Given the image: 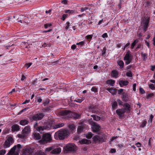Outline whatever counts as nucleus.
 I'll return each mask as SVG.
<instances>
[{
  "instance_id": "obj_11",
  "label": "nucleus",
  "mask_w": 155,
  "mask_h": 155,
  "mask_svg": "<svg viewBox=\"0 0 155 155\" xmlns=\"http://www.w3.org/2000/svg\"><path fill=\"white\" fill-rule=\"evenodd\" d=\"M22 155H34V153L31 148L27 147L23 150Z\"/></svg>"
},
{
  "instance_id": "obj_19",
  "label": "nucleus",
  "mask_w": 155,
  "mask_h": 155,
  "mask_svg": "<svg viewBox=\"0 0 155 155\" xmlns=\"http://www.w3.org/2000/svg\"><path fill=\"white\" fill-rule=\"evenodd\" d=\"M20 127L17 124H14L12 127V132L19 130Z\"/></svg>"
},
{
  "instance_id": "obj_40",
  "label": "nucleus",
  "mask_w": 155,
  "mask_h": 155,
  "mask_svg": "<svg viewBox=\"0 0 155 155\" xmlns=\"http://www.w3.org/2000/svg\"><path fill=\"white\" fill-rule=\"evenodd\" d=\"M53 149V147H48L47 148L45 149V151L46 153L49 152L50 151H52Z\"/></svg>"
},
{
  "instance_id": "obj_41",
  "label": "nucleus",
  "mask_w": 155,
  "mask_h": 155,
  "mask_svg": "<svg viewBox=\"0 0 155 155\" xmlns=\"http://www.w3.org/2000/svg\"><path fill=\"white\" fill-rule=\"evenodd\" d=\"M106 48L104 47L103 48L102 53L101 54V55L103 56V57H105V54L106 52Z\"/></svg>"
},
{
  "instance_id": "obj_43",
  "label": "nucleus",
  "mask_w": 155,
  "mask_h": 155,
  "mask_svg": "<svg viewBox=\"0 0 155 155\" xmlns=\"http://www.w3.org/2000/svg\"><path fill=\"white\" fill-rule=\"evenodd\" d=\"M152 4V2L150 1H147L146 2V4L145 6V7H148L149 6H150Z\"/></svg>"
},
{
  "instance_id": "obj_5",
  "label": "nucleus",
  "mask_w": 155,
  "mask_h": 155,
  "mask_svg": "<svg viewBox=\"0 0 155 155\" xmlns=\"http://www.w3.org/2000/svg\"><path fill=\"white\" fill-rule=\"evenodd\" d=\"M31 131L30 126L29 125L26 126L22 130L21 134L18 135V137L22 139L26 138Z\"/></svg>"
},
{
  "instance_id": "obj_26",
  "label": "nucleus",
  "mask_w": 155,
  "mask_h": 155,
  "mask_svg": "<svg viewBox=\"0 0 155 155\" xmlns=\"http://www.w3.org/2000/svg\"><path fill=\"white\" fill-rule=\"evenodd\" d=\"M117 63L120 68H122L124 67V63L122 60H119L117 61Z\"/></svg>"
},
{
  "instance_id": "obj_34",
  "label": "nucleus",
  "mask_w": 155,
  "mask_h": 155,
  "mask_svg": "<svg viewBox=\"0 0 155 155\" xmlns=\"http://www.w3.org/2000/svg\"><path fill=\"white\" fill-rule=\"evenodd\" d=\"M45 129L44 127V126H39L38 127V128L37 129L38 131L40 133L42 132V131L44 130Z\"/></svg>"
},
{
  "instance_id": "obj_54",
  "label": "nucleus",
  "mask_w": 155,
  "mask_h": 155,
  "mask_svg": "<svg viewBox=\"0 0 155 155\" xmlns=\"http://www.w3.org/2000/svg\"><path fill=\"white\" fill-rule=\"evenodd\" d=\"M6 153L5 150H0V155H4Z\"/></svg>"
},
{
  "instance_id": "obj_8",
  "label": "nucleus",
  "mask_w": 155,
  "mask_h": 155,
  "mask_svg": "<svg viewBox=\"0 0 155 155\" xmlns=\"http://www.w3.org/2000/svg\"><path fill=\"white\" fill-rule=\"evenodd\" d=\"M132 59V55L130 54V51L128 50L124 58V60L125 61V64L127 65L129 64L131 61Z\"/></svg>"
},
{
  "instance_id": "obj_14",
  "label": "nucleus",
  "mask_w": 155,
  "mask_h": 155,
  "mask_svg": "<svg viewBox=\"0 0 155 155\" xmlns=\"http://www.w3.org/2000/svg\"><path fill=\"white\" fill-rule=\"evenodd\" d=\"M13 138L12 137H9L8 139L6 140L4 144V147L5 148H8L10 147L11 144L10 142H12Z\"/></svg>"
},
{
  "instance_id": "obj_6",
  "label": "nucleus",
  "mask_w": 155,
  "mask_h": 155,
  "mask_svg": "<svg viewBox=\"0 0 155 155\" xmlns=\"http://www.w3.org/2000/svg\"><path fill=\"white\" fill-rule=\"evenodd\" d=\"M52 140L51 135L50 134L45 133L43 134L42 138L40 140L41 143L45 144L51 142Z\"/></svg>"
},
{
  "instance_id": "obj_48",
  "label": "nucleus",
  "mask_w": 155,
  "mask_h": 155,
  "mask_svg": "<svg viewBox=\"0 0 155 155\" xmlns=\"http://www.w3.org/2000/svg\"><path fill=\"white\" fill-rule=\"evenodd\" d=\"M68 16V15L67 14H64L63 15L62 18H61L62 20L63 21L65 20L66 18Z\"/></svg>"
},
{
  "instance_id": "obj_17",
  "label": "nucleus",
  "mask_w": 155,
  "mask_h": 155,
  "mask_svg": "<svg viewBox=\"0 0 155 155\" xmlns=\"http://www.w3.org/2000/svg\"><path fill=\"white\" fill-rule=\"evenodd\" d=\"M121 98L122 101L124 102H127L129 100L128 94L125 92L123 93Z\"/></svg>"
},
{
  "instance_id": "obj_56",
  "label": "nucleus",
  "mask_w": 155,
  "mask_h": 155,
  "mask_svg": "<svg viewBox=\"0 0 155 155\" xmlns=\"http://www.w3.org/2000/svg\"><path fill=\"white\" fill-rule=\"evenodd\" d=\"M117 101L118 103V104L119 105L123 106V105L122 104V103H123L122 102L120 99H117Z\"/></svg>"
},
{
  "instance_id": "obj_28",
  "label": "nucleus",
  "mask_w": 155,
  "mask_h": 155,
  "mask_svg": "<svg viewBox=\"0 0 155 155\" xmlns=\"http://www.w3.org/2000/svg\"><path fill=\"white\" fill-rule=\"evenodd\" d=\"M118 75V72L116 70H113L112 71L111 76L112 77L117 78Z\"/></svg>"
},
{
  "instance_id": "obj_35",
  "label": "nucleus",
  "mask_w": 155,
  "mask_h": 155,
  "mask_svg": "<svg viewBox=\"0 0 155 155\" xmlns=\"http://www.w3.org/2000/svg\"><path fill=\"white\" fill-rule=\"evenodd\" d=\"M74 11L72 10H66L64 11V12L66 13H68L69 15L72 14L74 13Z\"/></svg>"
},
{
  "instance_id": "obj_64",
  "label": "nucleus",
  "mask_w": 155,
  "mask_h": 155,
  "mask_svg": "<svg viewBox=\"0 0 155 155\" xmlns=\"http://www.w3.org/2000/svg\"><path fill=\"white\" fill-rule=\"evenodd\" d=\"M135 145L137 147H141V144L140 143L138 142L135 144Z\"/></svg>"
},
{
  "instance_id": "obj_52",
  "label": "nucleus",
  "mask_w": 155,
  "mask_h": 155,
  "mask_svg": "<svg viewBox=\"0 0 155 155\" xmlns=\"http://www.w3.org/2000/svg\"><path fill=\"white\" fill-rule=\"evenodd\" d=\"M139 90L141 94H143L145 93V91L143 88L140 87L139 88Z\"/></svg>"
},
{
  "instance_id": "obj_30",
  "label": "nucleus",
  "mask_w": 155,
  "mask_h": 155,
  "mask_svg": "<svg viewBox=\"0 0 155 155\" xmlns=\"http://www.w3.org/2000/svg\"><path fill=\"white\" fill-rule=\"evenodd\" d=\"M138 42V40L137 39H136L134 40V42L131 44V49H133Z\"/></svg>"
},
{
  "instance_id": "obj_58",
  "label": "nucleus",
  "mask_w": 155,
  "mask_h": 155,
  "mask_svg": "<svg viewBox=\"0 0 155 155\" xmlns=\"http://www.w3.org/2000/svg\"><path fill=\"white\" fill-rule=\"evenodd\" d=\"M28 107L25 108L20 111L18 113V114H21L23 112L25 111L27 109H28Z\"/></svg>"
},
{
  "instance_id": "obj_44",
  "label": "nucleus",
  "mask_w": 155,
  "mask_h": 155,
  "mask_svg": "<svg viewBox=\"0 0 155 155\" xmlns=\"http://www.w3.org/2000/svg\"><path fill=\"white\" fill-rule=\"evenodd\" d=\"M89 9H90V8H89L88 7H86L84 8H80V11L81 12H83L84 11H86L87 10Z\"/></svg>"
},
{
  "instance_id": "obj_62",
  "label": "nucleus",
  "mask_w": 155,
  "mask_h": 155,
  "mask_svg": "<svg viewBox=\"0 0 155 155\" xmlns=\"http://www.w3.org/2000/svg\"><path fill=\"white\" fill-rule=\"evenodd\" d=\"M124 89H120L118 91V93L119 94H121V93H123V91Z\"/></svg>"
},
{
  "instance_id": "obj_1",
  "label": "nucleus",
  "mask_w": 155,
  "mask_h": 155,
  "mask_svg": "<svg viewBox=\"0 0 155 155\" xmlns=\"http://www.w3.org/2000/svg\"><path fill=\"white\" fill-rule=\"evenodd\" d=\"M70 134L68 129H62L56 132L54 138L56 140H63L67 138Z\"/></svg>"
},
{
  "instance_id": "obj_45",
  "label": "nucleus",
  "mask_w": 155,
  "mask_h": 155,
  "mask_svg": "<svg viewBox=\"0 0 155 155\" xmlns=\"http://www.w3.org/2000/svg\"><path fill=\"white\" fill-rule=\"evenodd\" d=\"M147 123V122L146 121L144 120L141 123L140 127H144L146 125V124Z\"/></svg>"
},
{
  "instance_id": "obj_9",
  "label": "nucleus",
  "mask_w": 155,
  "mask_h": 155,
  "mask_svg": "<svg viewBox=\"0 0 155 155\" xmlns=\"http://www.w3.org/2000/svg\"><path fill=\"white\" fill-rule=\"evenodd\" d=\"M92 139L95 143H102L104 141L105 138L104 135H96L94 136Z\"/></svg>"
},
{
  "instance_id": "obj_2",
  "label": "nucleus",
  "mask_w": 155,
  "mask_h": 155,
  "mask_svg": "<svg viewBox=\"0 0 155 155\" xmlns=\"http://www.w3.org/2000/svg\"><path fill=\"white\" fill-rule=\"evenodd\" d=\"M60 115L67 118H73L75 119H79L80 118L81 115L74 112L69 110H64L60 112Z\"/></svg>"
},
{
  "instance_id": "obj_39",
  "label": "nucleus",
  "mask_w": 155,
  "mask_h": 155,
  "mask_svg": "<svg viewBox=\"0 0 155 155\" xmlns=\"http://www.w3.org/2000/svg\"><path fill=\"white\" fill-rule=\"evenodd\" d=\"M49 103V101L48 99H46L44 100L43 102V104L44 106H45L46 105L48 104Z\"/></svg>"
},
{
  "instance_id": "obj_25",
  "label": "nucleus",
  "mask_w": 155,
  "mask_h": 155,
  "mask_svg": "<svg viewBox=\"0 0 155 155\" xmlns=\"http://www.w3.org/2000/svg\"><path fill=\"white\" fill-rule=\"evenodd\" d=\"M91 116L93 118L94 120L96 121H98L101 119V117L96 115H91Z\"/></svg>"
},
{
  "instance_id": "obj_13",
  "label": "nucleus",
  "mask_w": 155,
  "mask_h": 155,
  "mask_svg": "<svg viewBox=\"0 0 155 155\" xmlns=\"http://www.w3.org/2000/svg\"><path fill=\"white\" fill-rule=\"evenodd\" d=\"M150 20V17L148 16L145 18V20H144V22L143 23L144 25L143 26V31L144 32L146 31L147 30L149 26Z\"/></svg>"
},
{
  "instance_id": "obj_32",
  "label": "nucleus",
  "mask_w": 155,
  "mask_h": 155,
  "mask_svg": "<svg viewBox=\"0 0 155 155\" xmlns=\"http://www.w3.org/2000/svg\"><path fill=\"white\" fill-rule=\"evenodd\" d=\"M84 100V99L83 97H80V98H77L76 99L74 100V101L81 103Z\"/></svg>"
},
{
  "instance_id": "obj_60",
  "label": "nucleus",
  "mask_w": 155,
  "mask_h": 155,
  "mask_svg": "<svg viewBox=\"0 0 155 155\" xmlns=\"http://www.w3.org/2000/svg\"><path fill=\"white\" fill-rule=\"evenodd\" d=\"M51 25V24H45L44 26L45 28H47L48 27H50Z\"/></svg>"
},
{
  "instance_id": "obj_27",
  "label": "nucleus",
  "mask_w": 155,
  "mask_h": 155,
  "mask_svg": "<svg viewBox=\"0 0 155 155\" xmlns=\"http://www.w3.org/2000/svg\"><path fill=\"white\" fill-rule=\"evenodd\" d=\"M115 83V81L111 79L108 80L106 81V83L110 85L111 86H113Z\"/></svg>"
},
{
  "instance_id": "obj_23",
  "label": "nucleus",
  "mask_w": 155,
  "mask_h": 155,
  "mask_svg": "<svg viewBox=\"0 0 155 155\" xmlns=\"http://www.w3.org/2000/svg\"><path fill=\"white\" fill-rule=\"evenodd\" d=\"M106 90L111 93L113 95L116 94L117 90L115 89L111 88H107Z\"/></svg>"
},
{
  "instance_id": "obj_18",
  "label": "nucleus",
  "mask_w": 155,
  "mask_h": 155,
  "mask_svg": "<svg viewBox=\"0 0 155 155\" xmlns=\"http://www.w3.org/2000/svg\"><path fill=\"white\" fill-rule=\"evenodd\" d=\"M117 114L120 117H123V115L125 113V111L123 108L117 109L116 110Z\"/></svg>"
},
{
  "instance_id": "obj_47",
  "label": "nucleus",
  "mask_w": 155,
  "mask_h": 155,
  "mask_svg": "<svg viewBox=\"0 0 155 155\" xmlns=\"http://www.w3.org/2000/svg\"><path fill=\"white\" fill-rule=\"evenodd\" d=\"M149 87L150 88L153 90H154L155 89L154 85L152 84H149Z\"/></svg>"
},
{
  "instance_id": "obj_51",
  "label": "nucleus",
  "mask_w": 155,
  "mask_h": 155,
  "mask_svg": "<svg viewBox=\"0 0 155 155\" xmlns=\"http://www.w3.org/2000/svg\"><path fill=\"white\" fill-rule=\"evenodd\" d=\"M53 107L49 106L47 107H45V111H47L50 110L51 108H53Z\"/></svg>"
},
{
  "instance_id": "obj_36",
  "label": "nucleus",
  "mask_w": 155,
  "mask_h": 155,
  "mask_svg": "<svg viewBox=\"0 0 155 155\" xmlns=\"http://www.w3.org/2000/svg\"><path fill=\"white\" fill-rule=\"evenodd\" d=\"M64 124L63 123L57 124L55 125V128H58L63 127L64 126Z\"/></svg>"
},
{
  "instance_id": "obj_21",
  "label": "nucleus",
  "mask_w": 155,
  "mask_h": 155,
  "mask_svg": "<svg viewBox=\"0 0 155 155\" xmlns=\"http://www.w3.org/2000/svg\"><path fill=\"white\" fill-rule=\"evenodd\" d=\"M128 83L129 82L127 81L120 80L119 82V84L121 87L127 86Z\"/></svg>"
},
{
  "instance_id": "obj_53",
  "label": "nucleus",
  "mask_w": 155,
  "mask_h": 155,
  "mask_svg": "<svg viewBox=\"0 0 155 155\" xmlns=\"http://www.w3.org/2000/svg\"><path fill=\"white\" fill-rule=\"evenodd\" d=\"M126 75L129 77H132V74L131 72L130 71L127 72L126 73Z\"/></svg>"
},
{
  "instance_id": "obj_46",
  "label": "nucleus",
  "mask_w": 155,
  "mask_h": 155,
  "mask_svg": "<svg viewBox=\"0 0 155 155\" xmlns=\"http://www.w3.org/2000/svg\"><path fill=\"white\" fill-rule=\"evenodd\" d=\"M154 95V94L153 93H150L148 94L147 96V99H148L149 98L152 97Z\"/></svg>"
},
{
  "instance_id": "obj_22",
  "label": "nucleus",
  "mask_w": 155,
  "mask_h": 155,
  "mask_svg": "<svg viewBox=\"0 0 155 155\" xmlns=\"http://www.w3.org/2000/svg\"><path fill=\"white\" fill-rule=\"evenodd\" d=\"M79 142L81 144H89L91 143L90 140L86 139H83L79 141Z\"/></svg>"
},
{
  "instance_id": "obj_12",
  "label": "nucleus",
  "mask_w": 155,
  "mask_h": 155,
  "mask_svg": "<svg viewBox=\"0 0 155 155\" xmlns=\"http://www.w3.org/2000/svg\"><path fill=\"white\" fill-rule=\"evenodd\" d=\"M21 148V146L20 144H18L14 146L9 151L8 153V155H12L14 153L16 149H17V150H18Z\"/></svg>"
},
{
  "instance_id": "obj_15",
  "label": "nucleus",
  "mask_w": 155,
  "mask_h": 155,
  "mask_svg": "<svg viewBox=\"0 0 155 155\" xmlns=\"http://www.w3.org/2000/svg\"><path fill=\"white\" fill-rule=\"evenodd\" d=\"M52 124V122L50 121L45 122L44 125L45 129L47 130H49L51 129Z\"/></svg>"
},
{
  "instance_id": "obj_31",
  "label": "nucleus",
  "mask_w": 155,
  "mask_h": 155,
  "mask_svg": "<svg viewBox=\"0 0 155 155\" xmlns=\"http://www.w3.org/2000/svg\"><path fill=\"white\" fill-rule=\"evenodd\" d=\"M34 155H45V153L41 150H39L36 152Z\"/></svg>"
},
{
  "instance_id": "obj_3",
  "label": "nucleus",
  "mask_w": 155,
  "mask_h": 155,
  "mask_svg": "<svg viewBox=\"0 0 155 155\" xmlns=\"http://www.w3.org/2000/svg\"><path fill=\"white\" fill-rule=\"evenodd\" d=\"M64 153H74L76 152L77 147L74 143H69L64 147Z\"/></svg>"
},
{
  "instance_id": "obj_50",
  "label": "nucleus",
  "mask_w": 155,
  "mask_h": 155,
  "mask_svg": "<svg viewBox=\"0 0 155 155\" xmlns=\"http://www.w3.org/2000/svg\"><path fill=\"white\" fill-rule=\"evenodd\" d=\"M70 22L69 21H68L66 22V26L65 27V29L67 30L69 28L70 26Z\"/></svg>"
},
{
  "instance_id": "obj_4",
  "label": "nucleus",
  "mask_w": 155,
  "mask_h": 155,
  "mask_svg": "<svg viewBox=\"0 0 155 155\" xmlns=\"http://www.w3.org/2000/svg\"><path fill=\"white\" fill-rule=\"evenodd\" d=\"M88 123L91 125L93 132L97 134L99 133L101 129V126L93 121L92 118L89 120Z\"/></svg>"
},
{
  "instance_id": "obj_33",
  "label": "nucleus",
  "mask_w": 155,
  "mask_h": 155,
  "mask_svg": "<svg viewBox=\"0 0 155 155\" xmlns=\"http://www.w3.org/2000/svg\"><path fill=\"white\" fill-rule=\"evenodd\" d=\"M34 137L36 140H39L41 138V136L39 133H35L34 134Z\"/></svg>"
},
{
  "instance_id": "obj_63",
  "label": "nucleus",
  "mask_w": 155,
  "mask_h": 155,
  "mask_svg": "<svg viewBox=\"0 0 155 155\" xmlns=\"http://www.w3.org/2000/svg\"><path fill=\"white\" fill-rule=\"evenodd\" d=\"M116 152V150L115 149L112 148L111 149L110 151V153H115Z\"/></svg>"
},
{
  "instance_id": "obj_49",
  "label": "nucleus",
  "mask_w": 155,
  "mask_h": 155,
  "mask_svg": "<svg viewBox=\"0 0 155 155\" xmlns=\"http://www.w3.org/2000/svg\"><path fill=\"white\" fill-rule=\"evenodd\" d=\"M32 64V63H26L25 64V67H26L27 69H28L31 65Z\"/></svg>"
},
{
  "instance_id": "obj_61",
  "label": "nucleus",
  "mask_w": 155,
  "mask_h": 155,
  "mask_svg": "<svg viewBox=\"0 0 155 155\" xmlns=\"http://www.w3.org/2000/svg\"><path fill=\"white\" fill-rule=\"evenodd\" d=\"M141 55L143 57V59H145L147 58V54H143V53H141Z\"/></svg>"
},
{
  "instance_id": "obj_42",
  "label": "nucleus",
  "mask_w": 155,
  "mask_h": 155,
  "mask_svg": "<svg viewBox=\"0 0 155 155\" xmlns=\"http://www.w3.org/2000/svg\"><path fill=\"white\" fill-rule=\"evenodd\" d=\"M75 126L74 124H70L68 125V127L71 130H74L75 128Z\"/></svg>"
},
{
  "instance_id": "obj_10",
  "label": "nucleus",
  "mask_w": 155,
  "mask_h": 155,
  "mask_svg": "<svg viewBox=\"0 0 155 155\" xmlns=\"http://www.w3.org/2000/svg\"><path fill=\"white\" fill-rule=\"evenodd\" d=\"M97 106L96 105H90L87 108V110L91 112L98 114L99 113V111L97 110Z\"/></svg>"
},
{
  "instance_id": "obj_37",
  "label": "nucleus",
  "mask_w": 155,
  "mask_h": 155,
  "mask_svg": "<svg viewBox=\"0 0 155 155\" xmlns=\"http://www.w3.org/2000/svg\"><path fill=\"white\" fill-rule=\"evenodd\" d=\"M83 127L82 126H79L77 129V132L78 134L81 133V132L83 131Z\"/></svg>"
},
{
  "instance_id": "obj_24",
  "label": "nucleus",
  "mask_w": 155,
  "mask_h": 155,
  "mask_svg": "<svg viewBox=\"0 0 155 155\" xmlns=\"http://www.w3.org/2000/svg\"><path fill=\"white\" fill-rule=\"evenodd\" d=\"M28 123L29 121L27 120H22L20 121V124L23 126L28 124Z\"/></svg>"
},
{
  "instance_id": "obj_7",
  "label": "nucleus",
  "mask_w": 155,
  "mask_h": 155,
  "mask_svg": "<svg viewBox=\"0 0 155 155\" xmlns=\"http://www.w3.org/2000/svg\"><path fill=\"white\" fill-rule=\"evenodd\" d=\"M45 116V114L42 113L35 114L29 117L30 121L32 122L34 121H37L41 120Z\"/></svg>"
},
{
  "instance_id": "obj_57",
  "label": "nucleus",
  "mask_w": 155,
  "mask_h": 155,
  "mask_svg": "<svg viewBox=\"0 0 155 155\" xmlns=\"http://www.w3.org/2000/svg\"><path fill=\"white\" fill-rule=\"evenodd\" d=\"M91 91L95 92H97V88L95 87H93L91 89Z\"/></svg>"
},
{
  "instance_id": "obj_20",
  "label": "nucleus",
  "mask_w": 155,
  "mask_h": 155,
  "mask_svg": "<svg viewBox=\"0 0 155 155\" xmlns=\"http://www.w3.org/2000/svg\"><path fill=\"white\" fill-rule=\"evenodd\" d=\"M61 151V149L60 147L56 148L51 151V153L52 154H58Z\"/></svg>"
},
{
  "instance_id": "obj_29",
  "label": "nucleus",
  "mask_w": 155,
  "mask_h": 155,
  "mask_svg": "<svg viewBox=\"0 0 155 155\" xmlns=\"http://www.w3.org/2000/svg\"><path fill=\"white\" fill-rule=\"evenodd\" d=\"M117 102L114 101L112 104V109L114 110L117 108Z\"/></svg>"
},
{
  "instance_id": "obj_38",
  "label": "nucleus",
  "mask_w": 155,
  "mask_h": 155,
  "mask_svg": "<svg viewBox=\"0 0 155 155\" xmlns=\"http://www.w3.org/2000/svg\"><path fill=\"white\" fill-rule=\"evenodd\" d=\"M93 134L91 132L88 133L86 135V137L87 139H91L93 136Z\"/></svg>"
},
{
  "instance_id": "obj_59",
  "label": "nucleus",
  "mask_w": 155,
  "mask_h": 155,
  "mask_svg": "<svg viewBox=\"0 0 155 155\" xmlns=\"http://www.w3.org/2000/svg\"><path fill=\"white\" fill-rule=\"evenodd\" d=\"M84 44V42L83 41H81L79 43H77L76 44L77 45H80L81 46H82Z\"/></svg>"
},
{
  "instance_id": "obj_16",
  "label": "nucleus",
  "mask_w": 155,
  "mask_h": 155,
  "mask_svg": "<svg viewBox=\"0 0 155 155\" xmlns=\"http://www.w3.org/2000/svg\"><path fill=\"white\" fill-rule=\"evenodd\" d=\"M123 106L124 108H123L125 112L129 113L130 112L131 110L129 104L126 103L123 104Z\"/></svg>"
},
{
  "instance_id": "obj_55",
  "label": "nucleus",
  "mask_w": 155,
  "mask_h": 155,
  "mask_svg": "<svg viewBox=\"0 0 155 155\" xmlns=\"http://www.w3.org/2000/svg\"><path fill=\"white\" fill-rule=\"evenodd\" d=\"M93 37V35H91L86 36V39H87L91 40Z\"/></svg>"
}]
</instances>
